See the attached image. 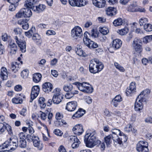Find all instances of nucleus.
Segmentation results:
<instances>
[{
  "label": "nucleus",
  "mask_w": 152,
  "mask_h": 152,
  "mask_svg": "<svg viewBox=\"0 0 152 152\" xmlns=\"http://www.w3.org/2000/svg\"><path fill=\"white\" fill-rule=\"evenodd\" d=\"M63 89L65 91H71L73 89V86L70 84H65L63 86Z\"/></svg>",
  "instance_id": "nucleus-43"
},
{
  "label": "nucleus",
  "mask_w": 152,
  "mask_h": 152,
  "mask_svg": "<svg viewBox=\"0 0 152 152\" xmlns=\"http://www.w3.org/2000/svg\"><path fill=\"white\" fill-rule=\"evenodd\" d=\"M114 65L115 68L119 70V71L121 72H123L125 71V69L124 68L118 63L115 62Z\"/></svg>",
  "instance_id": "nucleus-46"
},
{
  "label": "nucleus",
  "mask_w": 152,
  "mask_h": 152,
  "mask_svg": "<svg viewBox=\"0 0 152 152\" xmlns=\"http://www.w3.org/2000/svg\"><path fill=\"white\" fill-rule=\"evenodd\" d=\"M142 42L141 40L137 38H135L132 43L131 47L138 46L142 45Z\"/></svg>",
  "instance_id": "nucleus-35"
},
{
  "label": "nucleus",
  "mask_w": 152,
  "mask_h": 152,
  "mask_svg": "<svg viewBox=\"0 0 152 152\" xmlns=\"http://www.w3.org/2000/svg\"><path fill=\"white\" fill-rule=\"evenodd\" d=\"M6 129V127L2 123H0V134L4 132Z\"/></svg>",
  "instance_id": "nucleus-59"
},
{
  "label": "nucleus",
  "mask_w": 152,
  "mask_h": 152,
  "mask_svg": "<svg viewBox=\"0 0 152 152\" xmlns=\"http://www.w3.org/2000/svg\"><path fill=\"white\" fill-rule=\"evenodd\" d=\"M32 39L34 41L38 42L41 39L40 36L37 33H34L32 37Z\"/></svg>",
  "instance_id": "nucleus-55"
},
{
  "label": "nucleus",
  "mask_w": 152,
  "mask_h": 152,
  "mask_svg": "<svg viewBox=\"0 0 152 152\" xmlns=\"http://www.w3.org/2000/svg\"><path fill=\"white\" fill-rule=\"evenodd\" d=\"M129 31L128 27H125L124 28L118 30L117 32L121 35H124L126 34Z\"/></svg>",
  "instance_id": "nucleus-39"
},
{
  "label": "nucleus",
  "mask_w": 152,
  "mask_h": 152,
  "mask_svg": "<svg viewBox=\"0 0 152 152\" xmlns=\"http://www.w3.org/2000/svg\"><path fill=\"white\" fill-rule=\"evenodd\" d=\"M22 30L18 27L15 28L14 29L13 31L16 35L20 34Z\"/></svg>",
  "instance_id": "nucleus-62"
},
{
  "label": "nucleus",
  "mask_w": 152,
  "mask_h": 152,
  "mask_svg": "<svg viewBox=\"0 0 152 152\" xmlns=\"http://www.w3.org/2000/svg\"><path fill=\"white\" fill-rule=\"evenodd\" d=\"M32 15V12L30 9L28 8H23L20 10L16 15L18 18H20L22 17H30Z\"/></svg>",
  "instance_id": "nucleus-7"
},
{
  "label": "nucleus",
  "mask_w": 152,
  "mask_h": 152,
  "mask_svg": "<svg viewBox=\"0 0 152 152\" xmlns=\"http://www.w3.org/2000/svg\"><path fill=\"white\" fill-rule=\"evenodd\" d=\"M26 137L27 136L24 133L20 132L18 134V140H25Z\"/></svg>",
  "instance_id": "nucleus-50"
},
{
  "label": "nucleus",
  "mask_w": 152,
  "mask_h": 152,
  "mask_svg": "<svg viewBox=\"0 0 152 152\" xmlns=\"http://www.w3.org/2000/svg\"><path fill=\"white\" fill-rule=\"evenodd\" d=\"M148 143L145 141H140L137 145L136 149L139 152H149Z\"/></svg>",
  "instance_id": "nucleus-6"
},
{
  "label": "nucleus",
  "mask_w": 152,
  "mask_h": 152,
  "mask_svg": "<svg viewBox=\"0 0 152 152\" xmlns=\"http://www.w3.org/2000/svg\"><path fill=\"white\" fill-rule=\"evenodd\" d=\"M122 137L124 138V140L125 139V138L123 136H121L120 137H119L118 136L113 137V140L115 145H118L119 146H121L122 144Z\"/></svg>",
  "instance_id": "nucleus-22"
},
{
  "label": "nucleus",
  "mask_w": 152,
  "mask_h": 152,
  "mask_svg": "<svg viewBox=\"0 0 152 152\" xmlns=\"http://www.w3.org/2000/svg\"><path fill=\"white\" fill-rule=\"evenodd\" d=\"M122 42L121 40L119 39H115L113 41L112 46L116 49L119 48L122 45Z\"/></svg>",
  "instance_id": "nucleus-25"
},
{
  "label": "nucleus",
  "mask_w": 152,
  "mask_h": 152,
  "mask_svg": "<svg viewBox=\"0 0 152 152\" xmlns=\"http://www.w3.org/2000/svg\"><path fill=\"white\" fill-rule=\"evenodd\" d=\"M54 133L58 136H61L63 134V132L60 130L58 129H55L54 131Z\"/></svg>",
  "instance_id": "nucleus-64"
},
{
  "label": "nucleus",
  "mask_w": 152,
  "mask_h": 152,
  "mask_svg": "<svg viewBox=\"0 0 152 152\" xmlns=\"http://www.w3.org/2000/svg\"><path fill=\"white\" fill-rule=\"evenodd\" d=\"M8 142H5L2 145L0 146V152H4V151H9L7 149V148H12L10 145L9 146L8 145Z\"/></svg>",
  "instance_id": "nucleus-32"
},
{
  "label": "nucleus",
  "mask_w": 152,
  "mask_h": 152,
  "mask_svg": "<svg viewBox=\"0 0 152 152\" xmlns=\"http://www.w3.org/2000/svg\"><path fill=\"white\" fill-rule=\"evenodd\" d=\"M14 39L15 42L18 45L20 48V50L22 53H25L26 51V43L24 41L19 40L18 37L15 36Z\"/></svg>",
  "instance_id": "nucleus-11"
},
{
  "label": "nucleus",
  "mask_w": 152,
  "mask_h": 152,
  "mask_svg": "<svg viewBox=\"0 0 152 152\" xmlns=\"http://www.w3.org/2000/svg\"><path fill=\"white\" fill-rule=\"evenodd\" d=\"M8 72L7 68L4 67L1 68L0 72V80H6L8 78Z\"/></svg>",
  "instance_id": "nucleus-18"
},
{
  "label": "nucleus",
  "mask_w": 152,
  "mask_h": 152,
  "mask_svg": "<svg viewBox=\"0 0 152 152\" xmlns=\"http://www.w3.org/2000/svg\"><path fill=\"white\" fill-rule=\"evenodd\" d=\"M56 123V125L58 127H66L68 125L66 121L63 119L57 121Z\"/></svg>",
  "instance_id": "nucleus-34"
},
{
  "label": "nucleus",
  "mask_w": 152,
  "mask_h": 152,
  "mask_svg": "<svg viewBox=\"0 0 152 152\" xmlns=\"http://www.w3.org/2000/svg\"><path fill=\"white\" fill-rule=\"evenodd\" d=\"M144 28L146 31H152V25L149 23L145 24Z\"/></svg>",
  "instance_id": "nucleus-51"
},
{
  "label": "nucleus",
  "mask_w": 152,
  "mask_h": 152,
  "mask_svg": "<svg viewBox=\"0 0 152 152\" xmlns=\"http://www.w3.org/2000/svg\"><path fill=\"white\" fill-rule=\"evenodd\" d=\"M145 101L141 99V97L138 96L136 99L134 104V110L135 111L137 112H140L142 110L143 106L142 102Z\"/></svg>",
  "instance_id": "nucleus-9"
},
{
  "label": "nucleus",
  "mask_w": 152,
  "mask_h": 152,
  "mask_svg": "<svg viewBox=\"0 0 152 152\" xmlns=\"http://www.w3.org/2000/svg\"><path fill=\"white\" fill-rule=\"evenodd\" d=\"M38 1V0H27L25 2L24 5L27 8H31L32 9L33 7L34 6V3H36Z\"/></svg>",
  "instance_id": "nucleus-24"
},
{
  "label": "nucleus",
  "mask_w": 152,
  "mask_h": 152,
  "mask_svg": "<svg viewBox=\"0 0 152 152\" xmlns=\"http://www.w3.org/2000/svg\"><path fill=\"white\" fill-rule=\"evenodd\" d=\"M75 50L77 54L80 56L86 57L87 56L86 54L83 51L80 46L77 45Z\"/></svg>",
  "instance_id": "nucleus-29"
},
{
  "label": "nucleus",
  "mask_w": 152,
  "mask_h": 152,
  "mask_svg": "<svg viewBox=\"0 0 152 152\" xmlns=\"http://www.w3.org/2000/svg\"><path fill=\"white\" fill-rule=\"evenodd\" d=\"M72 131L75 134L78 135H81L84 132L82 126L81 124L75 125L72 129Z\"/></svg>",
  "instance_id": "nucleus-13"
},
{
  "label": "nucleus",
  "mask_w": 152,
  "mask_h": 152,
  "mask_svg": "<svg viewBox=\"0 0 152 152\" xmlns=\"http://www.w3.org/2000/svg\"><path fill=\"white\" fill-rule=\"evenodd\" d=\"M111 132L112 134L111 135L113 137V136H118V134L120 136H123L124 138L125 139L124 140V141L125 142L127 140V137L124 134L123 132L119 129H112L111 130Z\"/></svg>",
  "instance_id": "nucleus-17"
},
{
  "label": "nucleus",
  "mask_w": 152,
  "mask_h": 152,
  "mask_svg": "<svg viewBox=\"0 0 152 152\" xmlns=\"http://www.w3.org/2000/svg\"><path fill=\"white\" fill-rule=\"evenodd\" d=\"M83 42L85 45L87 46H88L90 43L91 40L88 37H84L83 39Z\"/></svg>",
  "instance_id": "nucleus-63"
},
{
  "label": "nucleus",
  "mask_w": 152,
  "mask_h": 152,
  "mask_svg": "<svg viewBox=\"0 0 152 152\" xmlns=\"http://www.w3.org/2000/svg\"><path fill=\"white\" fill-rule=\"evenodd\" d=\"M10 49V52L12 54H15L17 50V47L16 44L14 42H11L8 46Z\"/></svg>",
  "instance_id": "nucleus-23"
},
{
  "label": "nucleus",
  "mask_w": 152,
  "mask_h": 152,
  "mask_svg": "<svg viewBox=\"0 0 152 152\" xmlns=\"http://www.w3.org/2000/svg\"><path fill=\"white\" fill-rule=\"evenodd\" d=\"M46 6L43 4H39L37 6H33L32 10L37 13L43 12L46 8Z\"/></svg>",
  "instance_id": "nucleus-19"
},
{
  "label": "nucleus",
  "mask_w": 152,
  "mask_h": 152,
  "mask_svg": "<svg viewBox=\"0 0 152 152\" xmlns=\"http://www.w3.org/2000/svg\"><path fill=\"white\" fill-rule=\"evenodd\" d=\"M152 40V35L147 36L142 39L143 43L146 44Z\"/></svg>",
  "instance_id": "nucleus-49"
},
{
  "label": "nucleus",
  "mask_w": 152,
  "mask_h": 152,
  "mask_svg": "<svg viewBox=\"0 0 152 152\" xmlns=\"http://www.w3.org/2000/svg\"><path fill=\"white\" fill-rule=\"evenodd\" d=\"M71 36L73 40H76L81 37L83 35L82 30L80 27L75 26L71 31Z\"/></svg>",
  "instance_id": "nucleus-5"
},
{
  "label": "nucleus",
  "mask_w": 152,
  "mask_h": 152,
  "mask_svg": "<svg viewBox=\"0 0 152 152\" xmlns=\"http://www.w3.org/2000/svg\"><path fill=\"white\" fill-rule=\"evenodd\" d=\"M65 95V97L66 99H70L75 94H78V91H72L70 92H67Z\"/></svg>",
  "instance_id": "nucleus-37"
},
{
  "label": "nucleus",
  "mask_w": 152,
  "mask_h": 152,
  "mask_svg": "<svg viewBox=\"0 0 152 152\" xmlns=\"http://www.w3.org/2000/svg\"><path fill=\"white\" fill-rule=\"evenodd\" d=\"M8 142V145L9 146L10 145H11V146L12 148H7V149L9 150H14L18 146V139L16 137H13L10 138L9 141H6Z\"/></svg>",
  "instance_id": "nucleus-12"
},
{
  "label": "nucleus",
  "mask_w": 152,
  "mask_h": 152,
  "mask_svg": "<svg viewBox=\"0 0 152 152\" xmlns=\"http://www.w3.org/2000/svg\"><path fill=\"white\" fill-rule=\"evenodd\" d=\"M132 126L131 124H128L124 128V131L127 132H129L132 130Z\"/></svg>",
  "instance_id": "nucleus-58"
},
{
  "label": "nucleus",
  "mask_w": 152,
  "mask_h": 152,
  "mask_svg": "<svg viewBox=\"0 0 152 152\" xmlns=\"http://www.w3.org/2000/svg\"><path fill=\"white\" fill-rule=\"evenodd\" d=\"M77 88L80 91L87 93H91L93 91V87L87 82L80 83L77 82L74 83Z\"/></svg>",
  "instance_id": "nucleus-3"
},
{
  "label": "nucleus",
  "mask_w": 152,
  "mask_h": 152,
  "mask_svg": "<svg viewBox=\"0 0 152 152\" xmlns=\"http://www.w3.org/2000/svg\"><path fill=\"white\" fill-rule=\"evenodd\" d=\"M137 5L136 2H133L132 3L128 6L127 8V10L132 12H137Z\"/></svg>",
  "instance_id": "nucleus-27"
},
{
  "label": "nucleus",
  "mask_w": 152,
  "mask_h": 152,
  "mask_svg": "<svg viewBox=\"0 0 152 152\" xmlns=\"http://www.w3.org/2000/svg\"><path fill=\"white\" fill-rule=\"evenodd\" d=\"M104 68V64L99 59L94 58L90 61L89 69L91 73L94 74L99 73Z\"/></svg>",
  "instance_id": "nucleus-2"
},
{
  "label": "nucleus",
  "mask_w": 152,
  "mask_h": 152,
  "mask_svg": "<svg viewBox=\"0 0 152 152\" xmlns=\"http://www.w3.org/2000/svg\"><path fill=\"white\" fill-rule=\"evenodd\" d=\"M69 3L72 7H80L86 5L88 2L86 0H69Z\"/></svg>",
  "instance_id": "nucleus-8"
},
{
  "label": "nucleus",
  "mask_w": 152,
  "mask_h": 152,
  "mask_svg": "<svg viewBox=\"0 0 152 152\" xmlns=\"http://www.w3.org/2000/svg\"><path fill=\"white\" fill-rule=\"evenodd\" d=\"M97 44L91 40L88 47L90 48H95L98 47Z\"/></svg>",
  "instance_id": "nucleus-56"
},
{
  "label": "nucleus",
  "mask_w": 152,
  "mask_h": 152,
  "mask_svg": "<svg viewBox=\"0 0 152 152\" xmlns=\"http://www.w3.org/2000/svg\"><path fill=\"white\" fill-rule=\"evenodd\" d=\"M148 21V20L145 18H142L139 20V23L140 26H143L144 25L146 24L145 23Z\"/></svg>",
  "instance_id": "nucleus-54"
},
{
  "label": "nucleus",
  "mask_w": 152,
  "mask_h": 152,
  "mask_svg": "<svg viewBox=\"0 0 152 152\" xmlns=\"http://www.w3.org/2000/svg\"><path fill=\"white\" fill-rule=\"evenodd\" d=\"M18 23L20 24H22V27L23 29L26 30H27L29 27L28 23L27 22H24V21H22V23H20V21L18 22Z\"/></svg>",
  "instance_id": "nucleus-52"
},
{
  "label": "nucleus",
  "mask_w": 152,
  "mask_h": 152,
  "mask_svg": "<svg viewBox=\"0 0 152 152\" xmlns=\"http://www.w3.org/2000/svg\"><path fill=\"white\" fill-rule=\"evenodd\" d=\"M84 141L86 146L89 148H92L95 145L99 144L101 142L97 138L96 131L92 129H89L86 132Z\"/></svg>",
  "instance_id": "nucleus-1"
},
{
  "label": "nucleus",
  "mask_w": 152,
  "mask_h": 152,
  "mask_svg": "<svg viewBox=\"0 0 152 152\" xmlns=\"http://www.w3.org/2000/svg\"><path fill=\"white\" fill-rule=\"evenodd\" d=\"M69 141L70 143H73L79 141V140L76 136H71L69 137Z\"/></svg>",
  "instance_id": "nucleus-47"
},
{
  "label": "nucleus",
  "mask_w": 152,
  "mask_h": 152,
  "mask_svg": "<svg viewBox=\"0 0 152 152\" xmlns=\"http://www.w3.org/2000/svg\"><path fill=\"white\" fill-rule=\"evenodd\" d=\"M134 53L138 54H140L142 50V45L132 47Z\"/></svg>",
  "instance_id": "nucleus-31"
},
{
  "label": "nucleus",
  "mask_w": 152,
  "mask_h": 152,
  "mask_svg": "<svg viewBox=\"0 0 152 152\" xmlns=\"http://www.w3.org/2000/svg\"><path fill=\"white\" fill-rule=\"evenodd\" d=\"M150 91L148 89H146L142 91L138 96H140L141 99L145 101V96L150 93Z\"/></svg>",
  "instance_id": "nucleus-36"
},
{
  "label": "nucleus",
  "mask_w": 152,
  "mask_h": 152,
  "mask_svg": "<svg viewBox=\"0 0 152 152\" xmlns=\"http://www.w3.org/2000/svg\"><path fill=\"white\" fill-rule=\"evenodd\" d=\"M39 88L38 86H33L32 88L31 92V99L30 102H32L33 100L35 99L39 93Z\"/></svg>",
  "instance_id": "nucleus-10"
},
{
  "label": "nucleus",
  "mask_w": 152,
  "mask_h": 152,
  "mask_svg": "<svg viewBox=\"0 0 152 152\" xmlns=\"http://www.w3.org/2000/svg\"><path fill=\"white\" fill-rule=\"evenodd\" d=\"M106 11L107 15L110 16L115 15L116 13V9L111 7H108Z\"/></svg>",
  "instance_id": "nucleus-28"
},
{
  "label": "nucleus",
  "mask_w": 152,
  "mask_h": 152,
  "mask_svg": "<svg viewBox=\"0 0 152 152\" xmlns=\"http://www.w3.org/2000/svg\"><path fill=\"white\" fill-rule=\"evenodd\" d=\"M18 145L22 148H25L26 146V142L25 140H18Z\"/></svg>",
  "instance_id": "nucleus-48"
},
{
  "label": "nucleus",
  "mask_w": 152,
  "mask_h": 152,
  "mask_svg": "<svg viewBox=\"0 0 152 152\" xmlns=\"http://www.w3.org/2000/svg\"><path fill=\"white\" fill-rule=\"evenodd\" d=\"M105 142L107 145L108 146L112 143L113 137L110 134L105 137L104 138Z\"/></svg>",
  "instance_id": "nucleus-42"
},
{
  "label": "nucleus",
  "mask_w": 152,
  "mask_h": 152,
  "mask_svg": "<svg viewBox=\"0 0 152 152\" xmlns=\"http://www.w3.org/2000/svg\"><path fill=\"white\" fill-rule=\"evenodd\" d=\"M20 96V94L19 95V96ZM12 103L15 104H21L23 102L22 99L20 96H16L12 99Z\"/></svg>",
  "instance_id": "nucleus-40"
},
{
  "label": "nucleus",
  "mask_w": 152,
  "mask_h": 152,
  "mask_svg": "<svg viewBox=\"0 0 152 152\" xmlns=\"http://www.w3.org/2000/svg\"><path fill=\"white\" fill-rule=\"evenodd\" d=\"M53 96V102L55 104H58L62 100L63 96L61 92V90L59 88H56L54 90Z\"/></svg>",
  "instance_id": "nucleus-4"
},
{
  "label": "nucleus",
  "mask_w": 152,
  "mask_h": 152,
  "mask_svg": "<svg viewBox=\"0 0 152 152\" xmlns=\"http://www.w3.org/2000/svg\"><path fill=\"white\" fill-rule=\"evenodd\" d=\"M35 28L32 27L28 31L25 32V35L28 38H31L32 35L35 33Z\"/></svg>",
  "instance_id": "nucleus-38"
},
{
  "label": "nucleus",
  "mask_w": 152,
  "mask_h": 152,
  "mask_svg": "<svg viewBox=\"0 0 152 152\" xmlns=\"http://www.w3.org/2000/svg\"><path fill=\"white\" fill-rule=\"evenodd\" d=\"M45 99L43 97H42L39 98L38 102L41 108H44L45 107L46 104L45 102Z\"/></svg>",
  "instance_id": "nucleus-41"
},
{
  "label": "nucleus",
  "mask_w": 152,
  "mask_h": 152,
  "mask_svg": "<svg viewBox=\"0 0 152 152\" xmlns=\"http://www.w3.org/2000/svg\"><path fill=\"white\" fill-rule=\"evenodd\" d=\"M32 139L34 146L39 150L42 149L43 148L42 144L40 142L39 137L33 135Z\"/></svg>",
  "instance_id": "nucleus-15"
},
{
  "label": "nucleus",
  "mask_w": 152,
  "mask_h": 152,
  "mask_svg": "<svg viewBox=\"0 0 152 152\" xmlns=\"http://www.w3.org/2000/svg\"><path fill=\"white\" fill-rule=\"evenodd\" d=\"M136 90V83L135 82H132L129 86V88L126 89V93L127 96H131L134 93Z\"/></svg>",
  "instance_id": "nucleus-14"
},
{
  "label": "nucleus",
  "mask_w": 152,
  "mask_h": 152,
  "mask_svg": "<svg viewBox=\"0 0 152 152\" xmlns=\"http://www.w3.org/2000/svg\"><path fill=\"white\" fill-rule=\"evenodd\" d=\"M100 32L103 35L107 34L109 32V30L106 27L101 28L99 29Z\"/></svg>",
  "instance_id": "nucleus-53"
},
{
  "label": "nucleus",
  "mask_w": 152,
  "mask_h": 152,
  "mask_svg": "<svg viewBox=\"0 0 152 152\" xmlns=\"http://www.w3.org/2000/svg\"><path fill=\"white\" fill-rule=\"evenodd\" d=\"M28 69H25L23 70L21 74V76L24 79H26L27 78L28 75Z\"/></svg>",
  "instance_id": "nucleus-45"
},
{
  "label": "nucleus",
  "mask_w": 152,
  "mask_h": 152,
  "mask_svg": "<svg viewBox=\"0 0 152 152\" xmlns=\"http://www.w3.org/2000/svg\"><path fill=\"white\" fill-rule=\"evenodd\" d=\"M42 75L40 74L35 73L33 75V80L34 82L37 83L40 81Z\"/></svg>",
  "instance_id": "nucleus-33"
},
{
  "label": "nucleus",
  "mask_w": 152,
  "mask_h": 152,
  "mask_svg": "<svg viewBox=\"0 0 152 152\" xmlns=\"http://www.w3.org/2000/svg\"><path fill=\"white\" fill-rule=\"evenodd\" d=\"M10 37V36H8L7 34L6 33L3 34L1 36L2 40L4 42L7 41Z\"/></svg>",
  "instance_id": "nucleus-61"
},
{
  "label": "nucleus",
  "mask_w": 152,
  "mask_h": 152,
  "mask_svg": "<svg viewBox=\"0 0 152 152\" xmlns=\"http://www.w3.org/2000/svg\"><path fill=\"white\" fill-rule=\"evenodd\" d=\"M123 23L122 19L121 18H118L114 21L113 24L115 26H117L122 25Z\"/></svg>",
  "instance_id": "nucleus-44"
},
{
  "label": "nucleus",
  "mask_w": 152,
  "mask_h": 152,
  "mask_svg": "<svg viewBox=\"0 0 152 152\" xmlns=\"http://www.w3.org/2000/svg\"><path fill=\"white\" fill-rule=\"evenodd\" d=\"M86 111L82 108H80L72 116V118H74V117L79 118L82 116L85 113Z\"/></svg>",
  "instance_id": "nucleus-26"
},
{
  "label": "nucleus",
  "mask_w": 152,
  "mask_h": 152,
  "mask_svg": "<svg viewBox=\"0 0 152 152\" xmlns=\"http://www.w3.org/2000/svg\"><path fill=\"white\" fill-rule=\"evenodd\" d=\"M43 91L45 92L49 93L53 89V85L49 82H46L42 86Z\"/></svg>",
  "instance_id": "nucleus-20"
},
{
  "label": "nucleus",
  "mask_w": 152,
  "mask_h": 152,
  "mask_svg": "<svg viewBox=\"0 0 152 152\" xmlns=\"http://www.w3.org/2000/svg\"><path fill=\"white\" fill-rule=\"evenodd\" d=\"M93 4L98 8H102L105 6L106 1L105 0H93Z\"/></svg>",
  "instance_id": "nucleus-21"
},
{
  "label": "nucleus",
  "mask_w": 152,
  "mask_h": 152,
  "mask_svg": "<svg viewBox=\"0 0 152 152\" xmlns=\"http://www.w3.org/2000/svg\"><path fill=\"white\" fill-rule=\"evenodd\" d=\"M63 117V115L61 113L57 112L55 115V118L58 121L61 120Z\"/></svg>",
  "instance_id": "nucleus-57"
},
{
  "label": "nucleus",
  "mask_w": 152,
  "mask_h": 152,
  "mask_svg": "<svg viewBox=\"0 0 152 152\" xmlns=\"http://www.w3.org/2000/svg\"><path fill=\"white\" fill-rule=\"evenodd\" d=\"M91 36L94 38H96L98 37V33L94 29H92L91 31Z\"/></svg>",
  "instance_id": "nucleus-60"
},
{
  "label": "nucleus",
  "mask_w": 152,
  "mask_h": 152,
  "mask_svg": "<svg viewBox=\"0 0 152 152\" xmlns=\"http://www.w3.org/2000/svg\"><path fill=\"white\" fill-rule=\"evenodd\" d=\"M77 105V102L73 101L67 103L66 105V109L68 111L72 112L76 109Z\"/></svg>",
  "instance_id": "nucleus-16"
},
{
  "label": "nucleus",
  "mask_w": 152,
  "mask_h": 152,
  "mask_svg": "<svg viewBox=\"0 0 152 152\" xmlns=\"http://www.w3.org/2000/svg\"><path fill=\"white\" fill-rule=\"evenodd\" d=\"M20 63L17 62H14L11 63V68L12 70L14 72L17 71L19 69Z\"/></svg>",
  "instance_id": "nucleus-30"
}]
</instances>
